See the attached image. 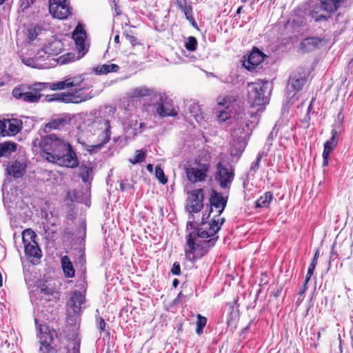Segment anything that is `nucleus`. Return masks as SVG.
Here are the masks:
<instances>
[{
  "label": "nucleus",
  "mask_w": 353,
  "mask_h": 353,
  "mask_svg": "<svg viewBox=\"0 0 353 353\" xmlns=\"http://www.w3.org/2000/svg\"><path fill=\"white\" fill-rule=\"evenodd\" d=\"M66 148L65 151L56 157L55 160L51 163L68 168H75L78 167L79 161L72 145L69 143Z\"/></svg>",
  "instance_id": "6e6552de"
},
{
  "label": "nucleus",
  "mask_w": 353,
  "mask_h": 353,
  "mask_svg": "<svg viewBox=\"0 0 353 353\" xmlns=\"http://www.w3.org/2000/svg\"><path fill=\"white\" fill-rule=\"evenodd\" d=\"M66 1H68V0H49L48 3H49V6H50V5H56L58 3L61 4V3H65Z\"/></svg>",
  "instance_id": "bf43d9fd"
},
{
  "label": "nucleus",
  "mask_w": 353,
  "mask_h": 353,
  "mask_svg": "<svg viewBox=\"0 0 353 353\" xmlns=\"http://www.w3.org/2000/svg\"><path fill=\"white\" fill-rule=\"evenodd\" d=\"M88 90V87H83L70 92L47 94L45 97V100L47 102L59 101L64 103L78 104L92 98V95L87 92Z\"/></svg>",
  "instance_id": "20e7f679"
},
{
  "label": "nucleus",
  "mask_w": 353,
  "mask_h": 353,
  "mask_svg": "<svg viewBox=\"0 0 353 353\" xmlns=\"http://www.w3.org/2000/svg\"><path fill=\"white\" fill-rule=\"evenodd\" d=\"M50 88L52 90H62L70 88L68 78L63 81L52 83L36 82L33 84L22 83L13 88L12 94L17 99H22L28 103H37L41 99V92Z\"/></svg>",
  "instance_id": "f03ea898"
},
{
  "label": "nucleus",
  "mask_w": 353,
  "mask_h": 353,
  "mask_svg": "<svg viewBox=\"0 0 353 353\" xmlns=\"http://www.w3.org/2000/svg\"><path fill=\"white\" fill-rule=\"evenodd\" d=\"M119 70V67L117 64H103L97 67L95 72L99 74H106L110 72H117Z\"/></svg>",
  "instance_id": "bb28decb"
},
{
  "label": "nucleus",
  "mask_w": 353,
  "mask_h": 353,
  "mask_svg": "<svg viewBox=\"0 0 353 353\" xmlns=\"http://www.w3.org/2000/svg\"><path fill=\"white\" fill-rule=\"evenodd\" d=\"M105 130L103 131L102 134L99 136V142L96 145H92L90 151L99 150L110 141L111 137V125L109 120L105 121Z\"/></svg>",
  "instance_id": "6ab92c4d"
},
{
  "label": "nucleus",
  "mask_w": 353,
  "mask_h": 353,
  "mask_svg": "<svg viewBox=\"0 0 353 353\" xmlns=\"http://www.w3.org/2000/svg\"><path fill=\"white\" fill-rule=\"evenodd\" d=\"M319 250H316V252L314 254L313 260L309 266V268H311L312 270H315L316 264H317V259L319 258Z\"/></svg>",
  "instance_id": "603ef678"
},
{
  "label": "nucleus",
  "mask_w": 353,
  "mask_h": 353,
  "mask_svg": "<svg viewBox=\"0 0 353 353\" xmlns=\"http://www.w3.org/2000/svg\"><path fill=\"white\" fill-rule=\"evenodd\" d=\"M273 199L272 192H266L263 196H260L256 201L257 208H268Z\"/></svg>",
  "instance_id": "c756f323"
},
{
  "label": "nucleus",
  "mask_w": 353,
  "mask_h": 353,
  "mask_svg": "<svg viewBox=\"0 0 353 353\" xmlns=\"http://www.w3.org/2000/svg\"><path fill=\"white\" fill-rule=\"evenodd\" d=\"M74 116L70 114H64L59 117L51 119L48 123L45 125L44 131L46 133H48L53 130H60L65 128L66 125H69L71 123Z\"/></svg>",
  "instance_id": "ddd939ff"
},
{
  "label": "nucleus",
  "mask_w": 353,
  "mask_h": 353,
  "mask_svg": "<svg viewBox=\"0 0 353 353\" xmlns=\"http://www.w3.org/2000/svg\"><path fill=\"white\" fill-rule=\"evenodd\" d=\"M265 57L261 51L254 48L248 56V60L243 62V66L250 71L253 70L263 61Z\"/></svg>",
  "instance_id": "f3484780"
},
{
  "label": "nucleus",
  "mask_w": 353,
  "mask_h": 353,
  "mask_svg": "<svg viewBox=\"0 0 353 353\" xmlns=\"http://www.w3.org/2000/svg\"><path fill=\"white\" fill-rule=\"evenodd\" d=\"M65 55H63L62 57L63 60L61 61L62 63H66L68 61H71L74 60V54L72 53H68L66 54L67 57H65Z\"/></svg>",
  "instance_id": "5fc2aeb1"
},
{
  "label": "nucleus",
  "mask_w": 353,
  "mask_h": 353,
  "mask_svg": "<svg viewBox=\"0 0 353 353\" xmlns=\"http://www.w3.org/2000/svg\"><path fill=\"white\" fill-rule=\"evenodd\" d=\"M98 323V329L99 330L100 332H104L105 330L106 327V323L103 317H98L97 319Z\"/></svg>",
  "instance_id": "49530a36"
},
{
  "label": "nucleus",
  "mask_w": 353,
  "mask_h": 353,
  "mask_svg": "<svg viewBox=\"0 0 353 353\" xmlns=\"http://www.w3.org/2000/svg\"><path fill=\"white\" fill-rule=\"evenodd\" d=\"M17 145L14 142L5 141L0 143V157H9L17 150Z\"/></svg>",
  "instance_id": "a878e982"
},
{
  "label": "nucleus",
  "mask_w": 353,
  "mask_h": 353,
  "mask_svg": "<svg viewBox=\"0 0 353 353\" xmlns=\"http://www.w3.org/2000/svg\"><path fill=\"white\" fill-rule=\"evenodd\" d=\"M243 8V7L242 6L239 7L236 10V14H239L241 13Z\"/></svg>",
  "instance_id": "774afa93"
},
{
  "label": "nucleus",
  "mask_w": 353,
  "mask_h": 353,
  "mask_svg": "<svg viewBox=\"0 0 353 353\" xmlns=\"http://www.w3.org/2000/svg\"><path fill=\"white\" fill-rule=\"evenodd\" d=\"M203 190L202 188L196 189L189 193L187 199L185 209L193 214L201 210L203 207Z\"/></svg>",
  "instance_id": "9d476101"
},
{
  "label": "nucleus",
  "mask_w": 353,
  "mask_h": 353,
  "mask_svg": "<svg viewBox=\"0 0 353 353\" xmlns=\"http://www.w3.org/2000/svg\"><path fill=\"white\" fill-rule=\"evenodd\" d=\"M176 3L178 8L183 12L185 19L192 25L193 27L197 28V24L192 16V8L188 5L187 0H176Z\"/></svg>",
  "instance_id": "aec40b11"
},
{
  "label": "nucleus",
  "mask_w": 353,
  "mask_h": 353,
  "mask_svg": "<svg viewBox=\"0 0 353 353\" xmlns=\"http://www.w3.org/2000/svg\"><path fill=\"white\" fill-rule=\"evenodd\" d=\"M194 163L196 167L188 165L185 168L187 179L192 183L205 181L210 169V163H201V160L197 159L194 161Z\"/></svg>",
  "instance_id": "0eeeda50"
},
{
  "label": "nucleus",
  "mask_w": 353,
  "mask_h": 353,
  "mask_svg": "<svg viewBox=\"0 0 353 353\" xmlns=\"http://www.w3.org/2000/svg\"><path fill=\"white\" fill-rule=\"evenodd\" d=\"M329 156L323 153V166H327L329 163Z\"/></svg>",
  "instance_id": "052dcab7"
},
{
  "label": "nucleus",
  "mask_w": 353,
  "mask_h": 353,
  "mask_svg": "<svg viewBox=\"0 0 353 353\" xmlns=\"http://www.w3.org/2000/svg\"><path fill=\"white\" fill-rule=\"evenodd\" d=\"M85 301V290L79 292L74 290L70 297V307L75 314H79L81 311V305Z\"/></svg>",
  "instance_id": "a211bd4d"
},
{
  "label": "nucleus",
  "mask_w": 353,
  "mask_h": 353,
  "mask_svg": "<svg viewBox=\"0 0 353 353\" xmlns=\"http://www.w3.org/2000/svg\"><path fill=\"white\" fill-rule=\"evenodd\" d=\"M223 108L224 109L216 110V120L219 123H223L231 118L232 110L230 108Z\"/></svg>",
  "instance_id": "473e14b6"
},
{
  "label": "nucleus",
  "mask_w": 353,
  "mask_h": 353,
  "mask_svg": "<svg viewBox=\"0 0 353 353\" xmlns=\"http://www.w3.org/2000/svg\"><path fill=\"white\" fill-rule=\"evenodd\" d=\"M314 272V270H312L311 268H308V270H307V275H306V277H305V282L306 283H308V282L311 279V277L313 275Z\"/></svg>",
  "instance_id": "6e6d98bb"
},
{
  "label": "nucleus",
  "mask_w": 353,
  "mask_h": 353,
  "mask_svg": "<svg viewBox=\"0 0 353 353\" xmlns=\"http://www.w3.org/2000/svg\"><path fill=\"white\" fill-rule=\"evenodd\" d=\"M224 222L225 219L219 217L217 220L212 219L210 222H205L203 217L201 227L196 231L190 232L186 237V258L194 262L205 256L215 245L219 239L215 235Z\"/></svg>",
  "instance_id": "f257e3e1"
},
{
  "label": "nucleus",
  "mask_w": 353,
  "mask_h": 353,
  "mask_svg": "<svg viewBox=\"0 0 353 353\" xmlns=\"http://www.w3.org/2000/svg\"><path fill=\"white\" fill-rule=\"evenodd\" d=\"M114 43H119V34H116L114 37Z\"/></svg>",
  "instance_id": "0e129e2a"
},
{
  "label": "nucleus",
  "mask_w": 353,
  "mask_h": 353,
  "mask_svg": "<svg viewBox=\"0 0 353 353\" xmlns=\"http://www.w3.org/2000/svg\"><path fill=\"white\" fill-rule=\"evenodd\" d=\"M197 39L193 37L190 36L187 39V41L185 43V48L188 51L193 52L197 48Z\"/></svg>",
  "instance_id": "4c0bfd02"
},
{
  "label": "nucleus",
  "mask_w": 353,
  "mask_h": 353,
  "mask_svg": "<svg viewBox=\"0 0 353 353\" xmlns=\"http://www.w3.org/2000/svg\"><path fill=\"white\" fill-rule=\"evenodd\" d=\"M156 111H157V113L161 117H175L177 115V112L174 108H165V107L163 103H159L158 104V107H157Z\"/></svg>",
  "instance_id": "c85d7f7f"
},
{
  "label": "nucleus",
  "mask_w": 353,
  "mask_h": 353,
  "mask_svg": "<svg viewBox=\"0 0 353 353\" xmlns=\"http://www.w3.org/2000/svg\"><path fill=\"white\" fill-rule=\"evenodd\" d=\"M307 290V283H306L305 281L303 284V285L301 286V288H300L299 290V294L300 296H302L305 294V292H306V290Z\"/></svg>",
  "instance_id": "13d9d810"
},
{
  "label": "nucleus",
  "mask_w": 353,
  "mask_h": 353,
  "mask_svg": "<svg viewBox=\"0 0 353 353\" xmlns=\"http://www.w3.org/2000/svg\"><path fill=\"white\" fill-rule=\"evenodd\" d=\"M72 37L75 42V49L77 51V59L82 58L87 52L85 42L87 37L84 26L81 23H78L72 32Z\"/></svg>",
  "instance_id": "9b49d317"
},
{
  "label": "nucleus",
  "mask_w": 353,
  "mask_h": 353,
  "mask_svg": "<svg viewBox=\"0 0 353 353\" xmlns=\"http://www.w3.org/2000/svg\"><path fill=\"white\" fill-rule=\"evenodd\" d=\"M236 99L233 95H227L221 99H218L217 105L220 108L226 107L230 108L233 103L236 101Z\"/></svg>",
  "instance_id": "c9c22d12"
},
{
  "label": "nucleus",
  "mask_w": 353,
  "mask_h": 353,
  "mask_svg": "<svg viewBox=\"0 0 353 353\" xmlns=\"http://www.w3.org/2000/svg\"><path fill=\"white\" fill-rule=\"evenodd\" d=\"M214 179L221 188L229 190L234 179V171L226 168L222 162H219L216 165Z\"/></svg>",
  "instance_id": "1a4fd4ad"
},
{
  "label": "nucleus",
  "mask_w": 353,
  "mask_h": 353,
  "mask_svg": "<svg viewBox=\"0 0 353 353\" xmlns=\"http://www.w3.org/2000/svg\"><path fill=\"white\" fill-rule=\"evenodd\" d=\"M34 0H20V9L24 12L28 8L33 4Z\"/></svg>",
  "instance_id": "a18cd8bd"
},
{
  "label": "nucleus",
  "mask_w": 353,
  "mask_h": 353,
  "mask_svg": "<svg viewBox=\"0 0 353 353\" xmlns=\"http://www.w3.org/2000/svg\"><path fill=\"white\" fill-rule=\"evenodd\" d=\"M267 85V82L261 80L248 83V101L251 107L262 106L268 103V98L265 96Z\"/></svg>",
  "instance_id": "39448f33"
},
{
  "label": "nucleus",
  "mask_w": 353,
  "mask_h": 353,
  "mask_svg": "<svg viewBox=\"0 0 353 353\" xmlns=\"http://www.w3.org/2000/svg\"><path fill=\"white\" fill-rule=\"evenodd\" d=\"M146 168H147L148 172H152V171H153V165L152 164H150V163L148 164L147 166H146Z\"/></svg>",
  "instance_id": "e2e57ef3"
},
{
  "label": "nucleus",
  "mask_w": 353,
  "mask_h": 353,
  "mask_svg": "<svg viewBox=\"0 0 353 353\" xmlns=\"http://www.w3.org/2000/svg\"><path fill=\"white\" fill-rule=\"evenodd\" d=\"M23 61L28 65H30V61H33L31 59H28L26 61L23 60Z\"/></svg>",
  "instance_id": "338daca9"
},
{
  "label": "nucleus",
  "mask_w": 353,
  "mask_h": 353,
  "mask_svg": "<svg viewBox=\"0 0 353 353\" xmlns=\"http://www.w3.org/2000/svg\"><path fill=\"white\" fill-rule=\"evenodd\" d=\"M331 138L324 143L323 154L330 155L338 144V132L336 129L331 130Z\"/></svg>",
  "instance_id": "393cba45"
},
{
  "label": "nucleus",
  "mask_w": 353,
  "mask_h": 353,
  "mask_svg": "<svg viewBox=\"0 0 353 353\" xmlns=\"http://www.w3.org/2000/svg\"><path fill=\"white\" fill-rule=\"evenodd\" d=\"M6 122L7 136H14L18 134L22 129L23 123L18 119H5Z\"/></svg>",
  "instance_id": "4be33fe9"
},
{
  "label": "nucleus",
  "mask_w": 353,
  "mask_h": 353,
  "mask_svg": "<svg viewBox=\"0 0 353 353\" xmlns=\"http://www.w3.org/2000/svg\"><path fill=\"white\" fill-rule=\"evenodd\" d=\"M228 201V198H224L221 193L212 190L210 198V203L211 208L214 207L216 209L217 216H219L224 210ZM212 211V208H210V211L208 214L206 219L210 216V212Z\"/></svg>",
  "instance_id": "2eb2a0df"
},
{
  "label": "nucleus",
  "mask_w": 353,
  "mask_h": 353,
  "mask_svg": "<svg viewBox=\"0 0 353 353\" xmlns=\"http://www.w3.org/2000/svg\"><path fill=\"white\" fill-rule=\"evenodd\" d=\"M125 37L128 41L131 43V45L134 47L137 46L139 43L137 41V39L134 35L129 34L128 32L125 33Z\"/></svg>",
  "instance_id": "de8ad7c7"
},
{
  "label": "nucleus",
  "mask_w": 353,
  "mask_h": 353,
  "mask_svg": "<svg viewBox=\"0 0 353 353\" xmlns=\"http://www.w3.org/2000/svg\"><path fill=\"white\" fill-rule=\"evenodd\" d=\"M261 155L259 154L258 157H257V159L256 160V161L254 163H253L251 165V169L254 171H256V170H258L259 168V164H260V162H261Z\"/></svg>",
  "instance_id": "864d4df0"
},
{
  "label": "nucleus",
  "mask_w": 353,
  "mask_h": 353,
  "mask_svg": "<svg viewBox=\"0 0 353 353\" xmlns=\"http://www.w3.org/2000/svg\"><path fill=\"white\" fill-rule=\"evenodd\" d=\"M146 157V152L143 150H139L136 151V156L133 159H130L132 164L141 163L145 161Z\"/></svg>",
  "instance_id": "a19ab883"
},
{
  "label": "nucleus",
  "mask_w": 353,
  "mask_h": 353,
  "mask_svg": "<svg viewBox=\"0 0 353 353\" xmlns=\"http://www.w3.org/2000/svg\"><path fill=\"white\" fill-rule=\"evenodd\" d=\"M171 272L174 275H180L181 274V267L179 263H174L172 268L171 269Z\"/></svg>",
  "instance_id": "8fccbe9b"
},
{
  "label": "nucleus",
  "mask_w": 353,
  "mask_h": 353,
  "mask_svg": "<svg viewBox=\"0 0 353 353\" xmlns=\"http://www.w3.org/2000/svg\"><path fill=\"white\" fill-rule=\"evenodd\" d=\"M93 173V168L85 164H81L79 166V176L83 183H87L89 180L90 175Z\"/></svg>",
  "instance_id": "7c9ffc66"
},
{
  "label": "nucleus",
  "mask_w": 353,
  "mask_h": 353,
  "mask_svg": "<svg viewBox=\"0 0 353 353\" xmlns=\"http://www.w3.org/2000/svg\"><path fill=\"white\" fill-rule=\"evenodd\" d=\"M152 90L146 87H138L131 90L130 94L132 98H141L151 95Z\"/></svg>",
  "instance_id": "cd10ccee"
},
{
  "label": "nucleus",
  "mask_w": 353,
  "mask_h": 353,
  "mask_svg": "<svg viewBox=\"0 0 353 353\" xmlns=\"http://www.w3.org/2000/svg\"><path fill=\"white\" fill-rule=\"evenodd\" d=\"M68 81H69V85H70V88H73L72 90V91L74 90L75 89H79L80 88V86L82 85L83 81H84V77H83L82 74H80V75H77V76H75V77H69L68 78ZM83 86H82L83 88ZM89 88H90V86H88Z\"/></svg>",
  "instance_id": "f704fd0d"
},
{
  "label": "nucleus",
  "mask_w": 353,
  "mask_h": 353,
  "mask_svg": "<svg viewBox=\"0 0 353 353\" xmlns=\"http://www.w3.org/2000/svg\"><path fill=\"white\" fill-rule=\"evenodd\" d=\"M228 306L229 309L230 315L231 316V320L232 319L233 317H236L237 316H239V305L237 304L236 301L228 303Z\"/></svg>",
  "instance_id": "58836bf2"
},
{
  "label": "nucleus",
  "mask_w": 353,
  "mask_h": 353,
  "mask_svg": "<svg viewBox=\"0 0 353 353\" xmlns=\"http://www.w3.org/2000/svg\"><path fill=\"white\" fill-rule=\"evenodd\" d=\"M72 353H80V344L75 343L72 348Z\"/></svg>",
  "instance_id": "680f3d73"
},
{
  "label": "nucleus",
  "mask_w": 353,
  "mask_h": 353,
  "mask_svg": "<svg viewBox=\"0 0 353 353\" xmlns=\"http://www.w3.org/2000/svg\"><path fill=\"white\" fill-rule=\"evenodd\" d=\"M155 175L161 183L165 184L168 182V178L160 165L155 167Z\"/></svg>",
  "instance_id": "ea45409f"
},
{
  "label": "nucleus",
  "mask_w": 353,
  "mask_h": 353,
  "mask_svg": "<svg viewBox=\"0 0 353 353\" xmlns=\"http://www.w3.org/2000/svg\"><path fill=\"white\" fill-rule=\"evenodd\" d=\"M196 332L198 335H201L203 333V328L205 327L207 323V319L201 316L200 314L196 315Z\"/></svg>",
  "instance_id": "e433bc0d"
},
{
  "label": "nucleus",
  "mask_w": 353,
  "mask_h": 353,
  "mask_svg": "<svg viewBox=\"0 0 353 353\" xmlns=\"http://www.w3.org/2000/svg\"><path fill=\"white\" fill-rule=\"evenodd\" d=\"M353 243L349 244L347 242H343L340 245V254L345 259H351L352 256Z\"/></svg>",
  "instance_id": "72a5a7b5"
},
{
  "label": "nucleus",
  "mask_w": 353,
  "mask_h": 353,
  "mask_svg": "<svg viewBox=\"0 0 353 353\" xmlns=\"http://www.w3.org/2000/svg\"><path fill=\"white\" fill-rule=\"evenodd\" d=\"M36 238V233L30 228L26 229L22 232V241L23 245L37 242Z\"/></svg>",
  "instance_id": "2f4dec72"
},
{
  "label": "nucleus",
  "mask_w": 353,
  "mask_h": 353,
  "mask_svg": "<svg viewBox=\"0 0 353 353\" xmlns=\"http://www.w3.org/2000/svg\"><path fill=\"white\" fill-rule=\"evenodd\" d=\"M39 343L41 347L40 353H52L54 349L50 343L53 340V336L48 325L40 324L39 325Z\"/></svg>",
  "instance_id": "f8f14e48"
},
{
  "label": "nucleus",
  "mask_w": 353,
  "mask_h": 353,
  "mask_svg": "<svg viewBox=\"0 0 353 353\" xmlns=\"http://www.w3.org/2000/svg\"><path fill=\"white\" fill-rule=\"evenodd\" d=\"M179 285V281L176 279H174L172 282V285L176 288Z\"/></svg>",
  "instance_id": "69168bd1"
},
{
  "label": "nucleus",
  "mask_w": 353,
  "mask_h": 353,
  "mask_svg": "<svg viewBox=\"0 0 353 353\" xmlns=\"http://www.w3.org/2000/svg\"><path fill=\"white\" fill-rule=\"evenodd\" d=\"M344 0H316L319 7H313L310 11V15L316 21H325L328 19V17L320 13L321 10L332 13L339 10L341 4Z\"/></svg>",
  "instance_id": "423d86ee"
},
{
  "label": "nucleus",
  "mask_w": 353,
  "mask_h": 353,
  "mask_svg": "<svg viewBox=\"0 0 353 353\" xmlns=\"http://www.w3.org/2000/svg\"><path fill=\"white\" fill-rule=\"evenodd\" d=\"M7 135L6 122L5 121V119L3 121L0 120V136L6 137Z\"/></svg>",
  "instance_id": "3c124183"
},
{
  "label": "nucleus",
  "mask_w": 353,
  "mask_h": 353,
  "mask_svg": "<svg viewBox=\"0 0 353 353\" xmlns=\"http://www.w3.org/2000/svg\"><path fill=\"white\" fill-rule=\"evenodd\" d=\"M315 100L314 98H313L312 99V101L310 103V104L309 105L308 108H307V114L305 119L304 121H303V122H304L305 123V128H307L310 125V117L309 116V113L311 111L312 108V103L314 102V101Z\"/></svg>",
  "instance_id": "09e8293b"
},
{
  "label": "nucleus",
  "mask_w": 353,
  "mask_h": 353,
  "mask_svg": "<svg viewBox=\"0 0 353 353\" xmlns=\"http://www.w3.org/2000/svg\"><path fill=\"white\" fill-rule=\"evenodd\" d=\"M70 143L56 134H50L41 137L39 142L41 156L51 163L55 157L66 150Z\"/></svg>",
  "instance_id": "7ed1b4c3"
},
{
  "label": "nucleus",
  "mask_w": 353,
  "mask_h": 353,
  "mask_svg": "<svg viewBox=\"0 0 353 353\" xmlns=\"http://www.w3.org/2000/svg\"><path fill=\"white\" fill-rule=\"evenodd\" d=\"M79 263L81 264L82 266H83L85 264L86 259H85V254L84 252H82L80 256L78 258Z\"/></svg>",
  "instance_id": "4d7b16f0"
},
{
  "label": "nucleus",
  "mask_w": 353,
  "mask_h": 353,
  "mask_svg": "<svg viewBox=\"0 0 353 353\" xmlns=\"http://www.w3.org/2000/svg\"><path fill=\"white\" fill-rule=\"evenodd\" d=\"M61 265L65 278H73L75 275V270L68 256L65 255L61 259Z\"/></svg>",
  "instance_id": "5701e85b"
},
{
  "label": "nucleus",
  "mask_w": 353,
  "mask_h": 353,
  "mask_svg": "<svg viewBox=\"0 0 353 353\" xmlns=\"http://www.w3.org/2000/svg\"><path fill=\"white\" fill-rule=\"evenodd\" d=\"M41 27L38 26H32L28 29V37L30 40H34L37 38L39 32L41 31Z\"/></svg>",
  "instance_id": "37998d69"
},
{
  "label": "nucleus",
  "mask_w": 353,
  "mask_h": 353,
  "mask_svg": "<svg viewBox=\"0 0 353 353\" xmlns=\"http://www.w3.org/2000/svg\"><path fill=\"white\" fill-rule=\"evenodd\" d=\"M322 42V39L317 37H307L301 43V48L305 52H311L317 49Z\"/></svg>",
  "instance_id": "b1692460"
},
{
  "label": "nucleus",
  "mask_w": 353,
  "mask_h": 353,
  "mask_svg": "<svg viewBox=\"0 0 353 353\" xmlns=\"http://www.w3.org/2000/svg\"><path fill=\"white\" fill-rule=\"evenodd\" d=\"M37 290L40 294L46 296H52L54 292V288H50L46 283H42V285L38 288Z\"/></svg>",
  "instance_id": "79ce46f5"
},
{
  "label": "nucleus",
  "mask_w": 353,
  "mask_h": 353,
  "mask_svg": "<svg viewBox=\"0 0 353 353\" xmlns=\"http://www.w3.org/2000/svg\"><path fill=\"white\" fill-rule=\"evenodd\" d=\"M49 12L54 18L65 19L71 14V7L69 1L63 3L49 6Z\"/></svg>",
  "instance_id": "dca6fc26"
},
{
  "label": "nucleus",
  "mask_w": 353,
  "mask_h": 353,
  "mask_svg": "<svg viewBox=\"0 0 353 353\" xmlns=\"http://www.w3.org/2000/svg\"><path fill=\"white\" fill-rule=\"evenodd\" d=\"M25 254L28 259L39 261L42 256V252L37 242L24 245Z\"/></svg>",
  "instance_id": "412c9836"
},
{
  "label": "nucleus",
  "mask_w": 353,
  "mask_h": 353,
  "mask_svg": "<svg viewBox=\"0 0 353 353\" xmlns=\"http://www.w3.org/2000/svg\"><path fill=\"white\" fill-rule=\"evenodd\" d=\"M27 167L26 160H15L8 165L7 172L10 176L19 179L26 174Z\"/></svg>",
  "instance_id": "4468645a"
},
{
  "label": "nucleus",
  "mask_w": 353,
  "mask_h": 353,
  "mask_svg": "<svg viewBox=\"0 0 353 353\" xmlns=\"http://www.w3.org/2000/svg\"><path fill=\"white\" fill-rule=\"evenodd\" d=\"M305 83V79L304 78H298L292 80V86L296 90H299L301 89L303 85Z\"/></svg>",
  "instance_id": "c03bdc74"
}]
</instances>
